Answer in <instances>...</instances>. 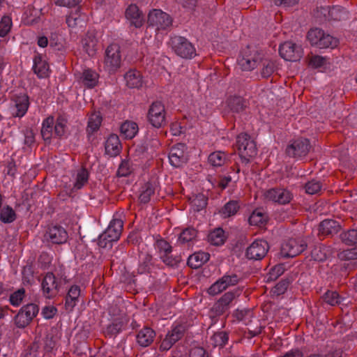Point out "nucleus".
<instances>
[{"instance_id":"obj_21","label":"nucleus","mask_w":357,"mask_h":357,"mask_svg":"<svg viewBox=\"0 0 357 357\" xmlns=\"http://www.w3.org/2000/svg\"><path fill=\"white\" fill-rule=\"evenodd\" d=\"M234 298V295L231 291L225 293L212 307L211 310V317H215L222 314L229 308V303Z\"/></svg>"},{"instance_id":"obj_56","label":"nucleus","mask_w":357,"mask_h":357,"mask_svg":"<svg viewBox=\"0 0 357 357\" xmlns=\"http://www.w3.org/2000/svg\"><path fill=\"white\" fill-rule=\"evenodd\" d=\"M319 49L331 48L333 49L337 46L338 40L331 35L324 32L322 40L321 41Z\"/></svg>"},{"instance_id":"obj_60","label":"nucleus","mask_w":357,"mask_h":357,"mask_svg":"<svg viewBox=\"0 0 357 357\" xmlns=\"http://www.w3.org/2000/svg\"><path fill=\"white\" fill-rule=\"evenodd\" d=\"M132 171L133 168L130 162L124 160H122L121 163L120 164L118 168L117 174L120 177H126L129 176Z\"/></svg>"},{"instance_id":"obj_25","label":"nucleus","mask_w":357,"mask_h":357,"mask_svg":"<svg viewBox=\"0 0 357 357\" xmlns=\"http://www.w3.org/2000/svg\"><path fill=\"white\" fill-rule=\"evenodd\" d=\"M99 74L94 70L87 68L83 70L79 81L87 89H93L97 86Z\"/></svg>"},{"instance_id":"obj_53","label":"nucleus","mask_w":357,"mask_h":357,"mask_svg":"<svg viewBox=\"0 0 357 357\" xmlns=\"http://www.w3.org/2000/svg\"><path fill=\"white\" fill-rule=\"evenodd\" d=\"M323 188L322 183L317 179H312L307 182L304 185L306 193L309 195H316L319 193Z\"/></svg>"},{"instance_id":"obj_64","label":"nucleus","mask_w":357,"mask_h":357,"mask_svg":"<svg viewBox=\"0 0 357 357\" xmlns=\"http://www.w3.org/2000/svg\"><path fill=\"white\" fill-rule=\"evenodd\" d=\"M342 259L344 260H353L357 259V247H354L351 249H347L344 250L340 254Z\"/></svg>"},{"instance_id":"obj_36","label":"nucleus","mask_w":357,"mask_h":357,"mask_svg":"<svg viewBox=\"0 0 357 357\" xmlns=\"http://www.w3.org/2000/svg\"><path fill=\"white\" fill-rule=\"evenodd\" d=\"M227 105L230 112L236 114L243 112L247 107L246 101L241 96L229 97Z\"/></svg>"},{"instance_id":"obj_50","label":"nucleus","mask_w":357,"mask_h":357,"mask_svg":"<svg viewBox=\"0 0 357 357\" xmlns=\"http://www.w3.org/2000/svg\"><path fill=\"white\" fill-rule=\"evenodd\" d=\"M321 297L324 302L331 305L340 304L344 299L339 295L338 291H325Z\"/></svg>"},{"instance_id":"obj_42","label":"nucleus","mask_w":357,"mask_h":357,"mask_svg":"<svg viewBox=\"0 0 357 357\" xmlns=\"http://www.w3.org/2000/svg\"><path fill=\"white\" fill-rule=\"evenodd\" d=\"M324 31L319 28L311 29L307 33V40L312 46L320 48Z\"/></svg>"},{"instance_id":"obj_31","label":"nucleus","mask_w":357,"mask_h":357,"mask_svg":"<svg viewBox=\"0 0 357 357\" xmlns=\"http://www.w3.org/2000/svg\"><path fill=\"white\" fill-rule=\"evenodd\" d=\"M41 283V290H56L59 288L60 280L55 276L52 271H48L42 280L37 278Z\"/></svg>"},{"instance_id":"obj_39","label":"nucleus","mask_w":357,"mask_h":357,"mask_svg":"<svg viewBox=\"0 0 357 357\" xmlns=\"http://www.w3.org/2000/svg\"><path fill=\"white\" fill-rule=\"evenodd\" d=\"M239 208L240 204L237 200H230L220 209V214L223 218H227L235 215Z\"/></svg>"},{"instance_id":"obj_28","label":"nucleus","mask_w":357,"mask_h":357,"mask_svg":"<svg viewBox=\"0 0 357 357\" xmlns=\"http://www.w3.org/2000/svg\"><path fill=\"white\" fill-rule=\"evenodd\" d=\"M66 23L71 29L83 28L86 24V15L77 8L66 17Z\"/></svg>"},{"instance_id":"obj_57","label":"nucleus","mask_w":357,"mask_h":357,"mask_svg":"<svg viewBox=\"0 0 357 357\" xmlns=\"http://www.w3.org/2000/svg\"><path fill=\"white\" fill-rule=\"evenodd\" d=\"M80 291H68L66 297L65 306L67 310L71 311L78 301Z\"/></svg>"},{"instance_id":"obj_6","label":"nucleus","mask_w":357,"mask_h":357,"mask_svg":"<svg viewBox=\"0 0 357 357\" xmlns=\"http://www.w3.org/2000/svg\"><path fill=\"white\" fill-rule=\"evenodd\" d=\"M147 23L158 32H167L172 25V18L160 9H153L149 13Z\"/></svg>"},{"instance_id":"obj_10","label":"nucleus","mask_w":357,"mask_h":357,"mask_svg":"<svg viewBox=\"0 0 357 357\" xmlns=\"http://www.w3.org/2000/svg\"><path fill=\"white\" fill-rule=\"evenodd\" d=\"M307 246V241L302 238H290L282 244L280 255L284 258L294 257L303 252Z\"/></svg>"},{"instance_id":"obj_15","label":"nucleus","mask_w":357,"mask_h":357,"mask_svg":"<svg viewBox=\"0 0 357 357\" xmlns=\"http://www.w3.org/2000/svg\"><path fill=\"white\" fill-rule=\"evenodd\" d=\"M264 197L266 200L281 205L290 203L294 197L292 192L284 188H270L264 192Z\"/></svg>"},{"instance_id":"obj_51","label":"nucleus","mask_w":357,"mask_h":357,"mask_svg":"<svg viewBox=\"0 0 357 357\" xmlns=\"http://www.w3.org/2000/svg\"><path fill=\"white\" fill-rule=\"evenodd\" d=\"M52 259L53 257L51 255L47 252H42L38 258V268L44 271L49 269L52 271L51 268Z\"/></svg>"},{"instance_id":"obj_63","label":"nucleus","mask_w":357,"mask_h":357,"mask_svg":"<svg viewBox=\"0 0 357 357\" xmlns=\"http://www.w3.org/2000/svg\"><path fill=\"white\" fill-rule=\"evenodd\" d=\"M25 298V291H13L9 297L10 303L13 306H19Z\"/></svg>"},{"instance_id":"obj_9","label":"nucleus","mask_w":357,"mask_h":357,"mask_svg":"<svg viewBox=\"0 0 357 357\" xmlns=\"http://www.w3.org/2000/svg\"><path fill=\"white\" fill-rule=\"evenodd\" d=\"M147 119L149 122L156 128H162L166 124L165 107L161 101L152 102L148 111Z\"/></svg>"},{"instance_id":"obj_54","label":"nucleus","mask_w":357,"mask_h":357,"mask_svg":"<svg viewBox=\"0 0 357 357\" xmlns=\"http://www.w3.org/2000/svg\"><path fill=\"white\" fill-rule=\"evenodd\" d=\"M13 26V21L11 17L9 15H3L0 20V37L4 38L6 36Z\"/></svg>"},{"instance_id":"obj_30","label":"nucleus","mask_w":357,"mask_h":357,"mask_svg":"<svg viewBox=\"0 0 357 357\" xmlns=\"http://www.w3.org/2000/svg\"><path fill=\"white\" fill-rule=\"evenodd\" d=\"M97 43L98 40L94 31H87L86 36L82 40L83 49L89 56L95 54Z\"/></svg>"},{"instance_id":"obj_26","label":"nucleus","mask_w":357,"mask_h":357,"mask_svg":"<svg viewBox=\"0 0 357 357\" xmlns=\"http://www.w3.org/2000/svg\"><path fill=\"white\" fill-rule=\"evenodd\" d=\"M74 179L73 190H81L87 183L89 178V172L84 167L78 168L73 174Z\"/></svg>"},{"instance_id":"obj_59","label":"nucleus","mask_w":357,"mask_h":357,"mask_svg":"<svg viewBox=\"0 0 357 357\" xmlns=\"http://www.w3.org/2000/svg\"><path fill=\"white\" fill-rule=\"evenodd\" d=\"M20 310H23L24 314L28 317V319L30 321H31L38 313L39 308L36 304L29 303L24 305Z\"/></svg>"},{"instance_id":"obj_55","label":"nucleus","mask_w":357,"mask_h":357,"mask_svg":"<svg viewBox=\"0 0 357 357\" xmlns=\"http://www.w3.org/2000/svg\"><path fill=\"white\" fill-rule=\"evenodd\" d=\"M261 62L262 63V69L261 70V77L264 78L271 77L276 70L275 63L271 60H261Z\"/></svg>"},{"instance_id":"obj_40","label":"nucleus","mask_w":357,"mask_h":357,"mask_svg":"<svg viewBox=\"0 0 357 357\" xmlns=\"http://www.w3.org/2000/svg\"><path fill=\"white\" fill-rule=\"evenodd\" d=\"M121 134L126 139H132L138 132V126L133 121H126L120 127Z\"/></svg>"},{"instance_id":"obj_62","label":"nucleus","mask_w":357,"mask_h":357,"mask_svg":"<svg viewBox=\"0 0 357 357\" xmlns=\"http://www.w3.org/2000/svg\"><path fill=\"white\" fill-rule=\"evenodd\" d=\"M28 317L24 314L23 310H20L14 317V323L19 328H24L30 324Z\"/></svg>"},{"instance_id":"obj_46","label":"nucleus","mask_w":357,"mask_h":357,"mask_svg":"<svg viewBox=\"0 0 357 357\" xmlns=\"http://www.w3.org/2000/svg\"><path fill=\"white\" fill-rule=\"evenodd\" d=\"M22 282L24 285H32L35 283L34 269L32 264H27L22 269Z\"/></svg>"},{"instance_id":"obj_45","label":"nucleus","mask_w":357,"mask_h":357,"mask_svg":"<svg viewBox=\"0 0 357 357\" xmlns=\"http://www.w3.org/2000/svg\"><path fill=\"white\" fill-rule=\"evenodd\" d=\"M197 231L192 227L184 229L178 238V243L184 244L193 241L197 237Z\"/></svg>"},{"instance_id":"obj_41","label":"nucleus","mask_w":357,"mask_h":357,"mask_svg":"<svg viewBox=\"0 0 357 357\" xmlns=\"http://www.w3.org/2000/svg\"><path fill=\"white\" fill-rule=\"evenodd\" d=\"M227 160L228 156L226 153L220 151L211 153L208 158V163L213 167L223 166Z\"/></svg>"},{"instance_id":"obj_3","label":"nucleus","mask_w":357,"mask_h":357,"mask_svg":"<svg viewBox=\"0 0 357 357\" xmlns=\"http://www.w3.org/2000/svg\"><path fill=\"white\" fill-rule=\"evenodd\" d=\"M123 222L119 218H113L107 229L98 236V244L100 247L105 248L108 244L117 241L122 233Z\"/></svg>"},{"instance_id":"obj_48","label":"nucleus","mask_w":357,"mask_h":357,"mask_svg":"<svg viewBox=\"0 0 357 357\" xmlns=\"http://www.w3.org/2000/svg\"><path fill=\"white\" fill-rule=\"evenodd\" d=\"M340 238L345 245L357 247V229H349L342 232Z\"/></svg>"},{"instance_id":"obj_4","label":"nucleus","mask_w":357,"mask_h":357,"mask_svg":"<svg viewBox=\"0 0 357 357\" xmlns=\"http://www.w3.org/2000/svg\"><path fill=\"white\" fill-rule=\"evenodd\" d=\"M121 48L118 44L113 43L107 46L105 51L103 68L110 75L116 73L121 68Z\"/></svg>"},{"instance_id":"obj_13","label":"nucleus","mask_w":357,"mask_h":357,"mask_svg":"<svg viewBox=\"0 0 357 357\" xmlns=\"http://www.w3.org/2000/svg\"><path fill=\"white\" fill-rule=\"evenodd\" d=\"M269 250L268 242L256 239L246 249L245 256L249 260L260 261L265 257Z\"/></svg>"},{"instance_id":"obj_14","label":"nucleus","mask_w":357,"mask_h":357,"mask_svg":"<svg viewBox=\"0 0 357 357\" xmlns=\"http://www.w3.org/2000/svg\"><path fill=\"white\" fill-rule=\"evenodd\" d=\"M187 146L183 143H178L173 146L169 152V161L170 165L176 168L181 167L187 163L188 155Z\"/></svg>"},{"instance_id":"obj_1","label":"nucleus","mask_w":357,"mask_h":357,"mask_svg":"<svg viewBox=\"0 0 357 357\" xmlns=\"http://www.w3.org/2000/svg\"><path fill=\"white\" fill-rule=\"evenodd\" d=\"M67 119L59 115L56 119L52 116L45 118L42 123L41 135L45 142H50L52 137H62L66 130Z\"/></svg>"},{"instance_id":"obj_61","label":"nucleus","mask_w":357,"mask_h":357,"mask_svg":"<svg viewBox=\"0 0 357 357\" xmlns=\"http://www.w3.org/2000/svg\"><path fill=\"white\" fill-rule=\"evenodd\" d=\"M228 340V335L225 332H219L215 333L211 337V341L214 347H223Z\"/></svg>"},{"instance_id":"obj_24","label":"nucleus","mask_w":357,"mask_h":357,"mask_svg":"<svg viewBox=\"0 0 357 357\" xmlns=\"http://www.w3.org/2000/svg\"><path fill=\"white\" fill-rule=\"evenodd\" d=\"M105 153L110 157H115L121 153L122 145L117 135H109L105 143Z\"/></svg>"},{"instance_id":"obj_18","label":"nucleus","mask_w":357,"mask_h":357,"mask_svg":"<svg viewBox=\"0 0 357 357\" xmlns=\"http://www.w3.org/2000/svg\"><path fill=\"white\" fill-rule=\"evenodd\" d=\"M45 238L53 244H63L67 241L68 236L66 229L62 226L52 225L48 227Z\"/></svg>"},{"instance_id":"obj_58","label":"nucleus","mask_w":357,"mask_h":357,"mask_svg":"<svg viewBox=\"0 0 357 357\" xmlns=\"http://www.w3.org/2000/svg\"><path fill=\"white\" fill-rule=\"evenodd\" d=\"M284 270L285 267L282 264L274 266L271 268L266 276L267 281L275 280L279 276L284 273Z\"/></svg>"},{"instance_id":"obj_20","label":"nucleus","mask_w":357,"mask_h":357,"mask_svg":"<svg viewBox=\"0 0 357 357\" xmlns=\"http://www.w3.org/2000/svg\"><path fill=\"white\" fill-rule=\"evenodd\" d=\"M241 277L233 273H227L218 280L208 290H226L237 284Z\"/></svg>"},{"instance_id":"obj_49","label":"nucleus","mask_w":357,"mask_h":357,"mask_svg":"<svg viewBox=\"0 0 357 357\" xmlns=\"http://www.w3.org/2000/svg\"><path fill=\"white\" fill-rule=\"evenodd\" d=\"M102 116L99 112H94L91 114L88 121L87 131L94 132L99 130L102 123Z\"/></svg>"},{"instance_id":"obj_2","label":"nucleus","mask_w":357,"mask_h":357,"mask_svg":"<svg viewBox=\"0 0 357 357\" xmlns=\"http://www.w3.org/2000/svg\"><path fill=\"white\" fill-rule=\"evenodd\" d=\"M154 247L160 259L166 266L172 268L178 266L181 261V256L173 254V248L166 240L162 238L157 239Z\"/></svg>"},{"instance_id":"obj_16","label":"nucleus","mask_w":357,"mask_h":357,"mask_svg":"<svg viewBox=\"0 0 357 357\" xmlns=\"http://www.w3.org/2000/svg\"><path fill=\"white\" fill-rule=\"evenodd\" d=\"M326 20L341 21L349 19V13L340 6L320 7L317 10Z\"/></svg>"},{"instance_id":"obj_32","label":"nucleus","mask_w":357,"mask_h":357,"mask_svg":"<svg viewBox=\"0 0 357 357\" xmlns=\"http://www.w3.org/2000/svg\"><path fill=\"white\" fill-rule=\"evenodd\" d=\"M339 229L338 222L332 219H326L320 222L319 234L323 236L333 235L337 233Z\"/></svg>"},{"instance_id":"obj_19","label":"nucleus","mask_w":357,"mask_h":357,"mask_svg":"<svg viewBox=\"0 0 357 357\" xmlns=\"http://www.w3.org/2000/svg\"><path fill=\"white\" fill-rule=\"evenodd\" d=\"M279 53L284 59L296 61L301 56V47L291 41H287L280 46Z\"/></svg>"},{"instance_id":"obj_12","label":"nucleus","mask_w":357,"mask_h":357,"mask_svg":"<svg viewBox=\"0 0 357 357\" xmlns=\"http://www.w3.org/2000/svg\"><path fill=\"white\" fill-rule=\"evenodd\" d=\"M30 105L29 98L25 93L13 96L9 107L10 115L15 118H22L26 114Z\"/></svg>"},{"instance_id":"obj_47","label":"nucleus","mask_w":357,"mask_h":357,"mask_svg":"<svg viewBox=\"0 0 357 357\" xmlns=\"http://www.w3.org/2000/svg\"><path fill=\"white\" fill-rule=\"evenodd\" d=\"M112 324H109L105 331V335L110 337L115 336L120 333L123 326L128 323V321L122 320L112 319Z\"/></svg>"},{"instance_id":"obj_23","label":"nucleus","mask_w":357,"mask_h":357,"mask_svg":"<svg viewBox=\"0 0 357 357\" xmlns=\"http://www.w3.org/2000/svg\"><path fill=\"white\" fill-rule=\"evenodd\" d=\"M108 312L112 319L128 321L127 310L121 298H118L115 303L111 304Z\"/></svg>"},{"instance_id":"obj_27","label":"nucleus","mask_w":357,"mask_h":357,"mask_svg":"<svg viewBox=\"0 0 357 357\" xmlns=\"http://www.w3.org/2000/svg\"><path fill=\"white\" fill-rule=\"evenodd\" d=\"M333 253V249L324 244L316 245L311 251V255L314 260L323 261L326 260Z\"/></svg>"},{"instance_id":"obj_11","label":"nucleus","mask_w":357,"mask_h":357,"mask_svg":"<svg viewBox=\"0 0 357 357\" xmlns=\"http://www.w3.org/2000/svg\"><path fill=\"white\" fill-rule=\"evenodd\" d=\"M310 149L309 139L301 137L294 140L287 146L286 153L291 158L301 160L307 155Z\"/></svg>"},{"instance_id":"obj_35","label":"nucleus","mask_w":357,"mask_h":357,"mask_svg":"<svg viewBox=\"0 0 357 357\" xmlns=\"http://www.w3.org/2000/svg\"><path fill=\"white\" fill-rule=\"evenodd\" d=\"M155 336V333L151 328L145 327L140 330L137 335L138 344L144 347L150 345Z\"/></svg>"},{"instance_id":"obj_8","label":"nucleus","mask_w":357,"mask_h":357,"mask_svg":"<svg viewBox=\"0 0 357 357\" xmlns=\"http://www.w3.org/2000/svg\"><path fill=\"white\" fill-rule=\"evenodd\" d=\"M263 54L255 48L247 47L238 59V64L243 70H252L261 61Z\"/></svg>"},{"instance_id":"obj_33","label":"nucleus","mask_w":357,"mask_h":357,"mask_svg":"<svg viewBox=\"0 0 357 357\" xmlns=\"http://www.w3.org/2000/svg\"><path fill=\"white\" fill-rule=\"evenodd\" d=\"M33 70L38 78H45L48 76L49 66L47 63L43 59L42 56L38 54L34 56Z\"/></svg>"},{"instance_id":"obj_37","label":"nucleus","mask_w":357,"mask_h":357,"mask_svg":"<svg viewBox=\"0 0 357 357\" xmlns=\"http://www.w3.org/2000/svg\"><path fill=\"white\" fill-rule=\"evenodd\" d=\"M248 221L251 225L262 227L268 221V215L264 208H256L250 214Z\"/></svg>"},{"instance_id":"obj_38","label":"nucleus","mask_w":357,"mask_h":357,"mask_svg":"<svg viewBox=\"0 0 357 357\" xmlns=\"http://www.w3.org/2000/svg\"><path fill=\"white\" fill-rule=\"evenodd\" d=\"M126 85L129 88H139L143 84L141 73L136 70H130L124 76Z\"/></svg>"},{"instance_id":"obj_43","label":"nucleus","mask_w":357,"mask_h":357,"mask_svg":"<svg viewBox=\"0 0 357 357\" xmlns=\"http://www.w3.org/2000/svg\"><path fill=\"white\" fill-rule=\"evenodd\" d=\"M17 218V214L13 208L8 205L3 206L0 211V220L5 224L13 222Z\"/></svg>"},{"instance_id":"obj_34","label":"nucleus","mask_w":357,"mask_h":357,"mask_svg":"<svg viewBox=\"0 0 357 357\" xmlns=\"http://www.w3.org/2000/svg\"><path fill=\"white\" fill-rule=\"evenodd\" d=\"M209 258L210 255L207 252L202 251L196 252L188 257L187 264L192 268H198L207 262Z\"/></svg>"},{"instance_id":"obj_44","label":"nucleus","mask_w":357,"mask_h":357,"mask_svg":"<svg viewBox=\"0 0 357 357\" xmlns=\"http://www.w3.org/2000/svg\"><path fill=\"white\" fill-rule=\"evenodd\" d=\"M208 241L215 245H220L224 243L226 236L222 228H216L211 231L208 236Z\"/></svg>"},{"instance_id":"obj_17","label":"nucleus","mask_w":357,"mask_h":357,"mask_svg":"<svg viewBox=\"0 0 357 357\" xmlns=\"http://www.w3.org/2000/svg\"><path fill=\"white\" fill-rule=\"evenodd\" d=\"M186 331L185 326L178 324L169 331L161 342L160 349L162 351H168L177 341L181 340Z\"/></svg>"},{"instance_id":"obj_29","label":"nucleus","mask_w":357,"mask_h":357,"mask_svg":"<svg viewBox=\"0 0 357 357\" xmlns=\"http://www.w3.org/2000/svg\"><path fill=\"white\" fill-rule=\"evenodd\" d=\"M153 266V256L147 252H141L139 255L137 273L139 274L149 273Z\"/></svg>"},{"instance_id":"obj_52","label":"nucleus","mask_w":357,"mask_h":357,"mask_svg":"<svg viewBox=\"0 0 357 357\" xmlns=\"http://www.w3.org/2000/svg\"><path fill=\"white\" fill-rule=\"evenodd\" d=\"M155 193V186L152 183H147L144 186V190L141 192L139 199L141 203L146 204L150 199L151 197Z\"/></svg>"},{"instance_id":"obj_7","label":"nucleus","mask_w":357,"mask_h":357,"mask_svg":"<svg viewBox=\"0 0 357 357\" xmlns=\"http://www.w3.org/2000/svg\"><path fill=\"white\" fill-rule=\"evenodd\" d=\"M170 44L172 50L181 58L191 59L196 56V50L192 43L180 36L171 37Z\"/></svg>"},{"instance_id":"obj_5","label":"nucleus","mask_w":357,"mask_h":357,"mask_svg":"<svg viewBox=\"0 0 357 357\" xmlns=\"http://www.w3.org/2000/svg\"><path fill=\"white\" fill-rule=\"evenodd\" d=\"M236 146L243 163L248 164L250 159L257 154L256 144L246 133H241L237 136Z\"/></svg>"},{"instance_id":"obj_22","label":"nucleus","mask_w":357,"mask_h":357,"mask_svg":"<svg viewBox=\"0 0 357 357\" xmlns=\"http://www.w3.org/2000/svg\"><path fill=\"white\" fill-rule=\"evenodd\" d=\"M126 17L130 25L140 28L144 23V17L138 7L135 4L130 5L126 10Z\"/></svg>"}]
</instances>
